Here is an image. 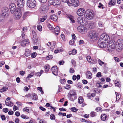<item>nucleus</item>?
<instances>
[{"label":"nucleus","mask_w":123,"mask_h":123,"mask_svg":"<svg viewBox=\"0 0 123 123\" xmlns=\"http://www.w3.org/2000/svg\"><path fill=\"white\" fill-rule=\"evenodd\" d=\"M110 39V37L108 35L105 34H102L98 43V46L101 48H105Z\"/></svg>","instance_id":"f257e3e1"},{"label":"nucleus","mask_w":123,"mask_h":123,"mask_svg":"<svg viewBox=\"0 0 123 123\" xmlns=\"http://www.w3.org/2000/svg\"><path fill=\"white\" fill-rule=\"evenodd\" d=\"M68 99L70 101H73L77 98V95L76 91L73 90L70 91L68 95Z\"/></svg>","instance_id":"f03ea898"},{"label":"nucleus","mask_w":123,"mask_h":123,"mask_svg":"<svg viewBox=\"0 0 123 123\" xmlns=\"http://www.w3.org/2000/svg\"><path fill=\"white\" fill-rule=\"evenodd\" d=\"M84 16L88 19H91L94 17V14L92 11L88 10L86 11Z\"/></svg>","instance_id":"7ed1b4c3"},{"label":"nucleus","mask_w":123,"mask_h":123,"mask_svg":"<svg viewBox=\"0 0 123 123\" xmlns=\"http://www.w3.org/2000/svg\"><path fill=\"white\" fill-rule=\"evenodd\" d=\"M110 42L109 41V42L107 44V48L109 51H112L115 49L116 46H115L116 42H114L113 43H110Z\"/></svg>","instance_id":"20e7f679"},{"label":"nucleus","mask_w":123,"mask_h":123,"mask_svg":"<svg viewBox=\"0 0 123 123\" xmlns=\"http://www.w3.org/2000/svg\"><path fill=\"white\" fill-rule=\"evenodd\" d=\"M40 12L43 14H45L48 12V9L47 6L44 4L41 5L39 9Z\"/></svg>","instance_id":"39448f33"},{"label":"nucleus","mask_w":123,"mask_h":123,"mask_svg":"<svg viewBox=\"0 0 123 123\" xmlns=\"http://www.w3.org/2000/svg\"><path fill=\"white\" fill-rule=\"evenodd\" d=\"M22 16L21 10L20 8L17 9L15 11L14 17V19L16 20L19 19Z\"/></svg>","instance_id":"423d86ee"},{"label":"nucleus","mask_w":123,"mask_h":123,"mask_svg":"<svg viewBox=\"0 0 123 123\" xmlns=\"http://www.w3.org/2000/svg\"><path fill=\"white\" fill-rule=\"evenodd\" d=\"M77 21L79 24L82 25H86L88 23L87 21L85 20V18L82 17H78L77 19Z\"/></svg>","instance_id":"0eeeda50"},{"label":"nucleus","mask_w":123,"mask_h":123,"mask_svg":"<svg viewBox=\"0 0 123 123\" xmlns=\"http://www.w3.org/2000/svg\"><path fill=\"white\" fill-rule=\"evenodd\" d=\"M36 2L35 0H28L27 2V6L30 8H33L36 6Z\"/></svg>","instance_id":"6e6552de"},{"label":"nucleus","mask_w":123,"mask_h":123,"mask_svg":"<svg viewBox=\"0 0 123 123\" xmlns=\"http://www.w3.org/2000/svg\"><path fill=\"white\" fill-rule=\"evenodd\" d=\"M116 47L118 48V49L121 50L123 48V40L122 39H120L117 41Z\"/></svg>","instance_id":"1a4fd4ad"},{"label":"nucleus","mask_w":123,"mask_h":123,"mask_svg":"<svg viewBox=\"0 0 123 123\" xmlns=\"http://www.w3.org/2000/svg\"><path fill=\"white\" fill-rule=\"evenodd\" d=\"M77 30L78 31L82 33H86L87 31L86 28L83 26H78L77 27Z\"/></svg>","instance_id":"9d476101"},{"label":"nucleus","mask_w":123,"mask_h":123,"mask_svg":"<svg viewBox=\"0 0 123 123\" xmlns=\"http://www.w3.org/2000/svg\"><path fill=\"white\" fill-rule=\"evenodd\" d=\"M88 36L91 39H95L98 37V35L95 31H90L88 34Z\"/></svg>","instance_id":"9b49d317"},{"label":"nucleus","mask_w":123,"mask_h":123,"mask_svg":"<svg viewBox=\"0 0 123 123\" xmlns=\"http://www.w3.org/2000/svg\"><path fill=\"white\" fill-rule=\"evenodd\" d=\"M71 3H68V5L70 6H77L79 5V1L78 0H72Z\"/></svg>","instance_id":"f8f14e48"},{"label":"nucleus","mask_w":123,"mask_h":123,"mask_svg":"<svg viewBox=\"0 0 123 123\" xmlns=\"http://www.w3.org/2000/svg\"><path fill=\"white\" fill-rule=\"evenodd\" d=\"M49 2L55 6H58L61 3L60 0H49Z\"/></svg>","instance_id":"ddd939ff"},{"label":"nucleus","mask_w":123,"mask_h":123,"mask_svg":"<svg viewBox=\"0 0 123 123\" xmlns=\"http://www.w3.org/2000/svg\"><path fill=\"white\" fill-rule=\"evenodd\" d=\"M9 11L8 8L6 7H5L3 8L2 10V13L1 14L4 16L6 17L8 16V14L7 13Z\"/></svg>","instance_id":"4468645a"},{"label":"nucleus","mask_w":123,"mask_h":123,"mask_svg":"<svg viewBox=\"0 0 123 123\" xmlns=\"http://www.w3.org/2000/svg\"><path fill=\"white\" fill-rule=\"evenodd\" d=\"M9 8L12 13H13L16 9V6L14 3H11L9 5Z\"/></svg>","instance_id":"2eb2a0df"},{"label":"nucleus","mask_w":123,"mask_h":123,"mask_svg":"<svg viewBox=\"0 0 123 123\" xmlns=\"http://www.w3.org/2000/svg\"><path fill=\"white\" fill-rule=\"evenodd\" d=\"M25 2V0H18L17 5L19 8H22L23 7Z\"/></svg>","instance_id":"dca6fc26"},{"label":"nucleus","mask_w":123,"mask_h":123,"mask_svg":"<svg viewBox=\"0 0 123 123\" xmlns=\"http://www.w3.org/2000/svg\"><path fill=\"white\" fill-rule=\"evenodd\" d=\"M84 9L83 8H80L79 9L77 12V14L79 16H82L84 14Z\"/></svg>","instance_id":"f3484780"},{"label":"nucleus","mask_w":123,"mask_h":123,"mask_svg":"<svg viewBox=\"0 0 123 123\" xmlns=\"http://www.w3.org/2000/svg\"><path fill=\"white\" fill-rule=\"evenodd\" d=\"M52 73L55 75L57 76L58 74L57 67L56 66H54L51 68Z\"/></svg>","instance_id":"a211bd4d"},{"label":"nucleus","mask_w":123,"mask_h":123,"mask_svg":"<svg viewBox=\"0 0 123 123\" xmlns=\"http://www.w3.org/2000/svg\"><path fill=\"white\" fill-rule=\"evenodd\" d=\"M29 43V41L28 39H26L22 41L21 43V46H25L27 44Z\"/></svg>","instance_id":"6ab92c4d"},{"label":"nucleus","mask_w":123,"mask_h":123,"mask_svg":"<svg viewBox=\"0 0 123 123\" xmlns=\"http://www.w3.org/2000/svg\"><path fill=\"white\" fill-rule=\"evenodd\" d=\"M86 75V77L88 79H91L92 77V74L91 72L89 71H87Z\"/></svg>","instance_id":"aec40b11"},{"label":"nucleus","mask_w":123,"mask_h":123,"mask_svg":"<svg viewBox=\"0 0 123 123\" xmlns=\"http://www.w3.org/2000/svg\"><path fill=\"white\" fill-rule=\"evenodd\" d=\"M50 19L54 21H56L58 19L57 16L55 14H53L50 16Z\"/></svg>","instance_id":"412c9836"},{"label":"nucleus","mask_w":123,"mask_h":123,"mask_svg":"<svg viewBox=\"0 0 123 123\" xmlns=\"http://www.w3.org/2000/svg\"><path fill=\"white\" fill-rule=\"evenodd\" d=\"M60 29L59 27L57 26L54 29V32L55 34L58 35L59 33Z\"/></svg>","instance_id":"4be33fe9"},{"label":"nucleus","mask_w":123,"mask_h":123,"mask_svg":"<svg viewBox=\"0 0 123 123\" xmlns=\"http://www.w3.org/2000/svg\"><path fill=\"white\" fill-rule=\"evenodd\" d=\"M107 117V116L105 114H102L101 116V119L103 121H105L106 120Z\"/></svg>","instance_id":"5701e85b"},{"label":"nucleus","mask_w":123,"mask_h":123,"mask_svg":"<svg viewBox=\"0 0 123 123\" xmlns=\"http://www.w3.org/2000/svg\"><path fill=\"white\" fill-rule=\"evenodd\" d=\"M32 100H38V97L35 93H33L32 94Z\"/></svg>","instance_id":"b1692460"},{"label":"nucleus","mask_w":123,"mask_h":123,"mask_svg":"<svg viewBox=\"0 0 123 123\" xmlns=\"http://www.w3.org/2000/svg\"><path fill=\"white\" fill-rule=\"evenodd\" d=\"M31 54V51L30 50L26 49L25 50V55L26 57L29 56Z\"/></svg>","instance_id":"393cba45"},{"label":"nucleus","mask_w":123,"mask_h":123,"mask_svg":"<svg viewBox=\"0 0 123 123\" xmlns=\"http://www.w3.org/2000/svg\"><path fill=\"white\" fill-rule=\"evenodd\" d=\"M115 86L120 87L121 86L120 82L118 80H116L115 81Z\"/></svg>","instance_id":"a878e982"},{"label":"nucleus","mask_w":123,"mask_h":123,"mask_svg":"<svg viewBox=\"0 0 123 123\" xmlns=\"http://www.w3.org/2000/svg\"><path fill=\"white\" fill-rule=\"evenodd\" d=\"M87 25V26L90 29H92L93 28V24L91 22H88V24Z\"/></svg>","instance_id":"bb28decb"},{"label":"nucleus","mask_w":123,"mask_h":123,"mask_svg":"<svg viewBox=\"0 0 123 123\" xmlns=\"http://www.w3.org/2000/svg\"><path fill=\"white\" fill-rule=\"evenodd\" d=\"M68 18L70 19L72 23L75 22V21L74 20V17L71 15H68L67 16Z\"/></svg>","instance_id":"cd10ccee"},{"label":"nucleus","mask_w":123,"mask_h":123,"mask_svg":"<svg viewBox=\"0 0 123 123\" xmlns=\"http://www.w3.org/2000/svg\"><path fill=\"white\" fill-rule=\"evenodd\" d=\"M5 103L6 105L8 106H13V104L11 102H6V101H5Z\"/></svg>","instance_id":"c85d7f7f"},{"label":"nucleus","mask_w":123,"mask_h":123,"mask_svg":"<svg viewBox=\"0 0 123 123\" xmlns=\"http://www.w3.org/2000/svg\"><path fill=\"white\" fill-rule=\"evenodd\" d=\"M8 88L6 86H3L1 89H0V92H3L6 91L8 89Z\"/></svg>","instance_id":"c756f323"},{"label":"nucleus","mask_w":123,"mask_h":123,"mask_svg":"<svg viewBox=\"0 0 123 123\" xmlns=\"http://www.w3.org/2000/svg\"><path fill=\"white\" fill-rule=\"evenodd\" d=\"M44 68L45 69V71L46 73H47L49 71V70L50 68V67L48 65H47L44 66Z\"/></svg>","instance_id":"7c9ffc66"},{"label":"nucleus","mask_w":123,"mask_h":123,"mask_svg":"<svg viewBox=\"0 0 123 123\" xmlns=\"http://www.w3.org/2000/svg\"><path fill=\"white\" fill-rule=\"evenodd\" d=\"M115 93L116 96V100L117 101L120 98L121 96L120 94V93H117L116 92H115Z\"/></svg>","instance_id":"2f4dec72"},{"label":"nucleus","mask_w":123,"mask_h":123,"mask_svg":"<svg viewBox=\"0 0 123 123\" xmlns=\"http://www.w3.org/2000/svg\"><path fill=\"white\" fill-rule=\"evenodd\" d=\"M84 101L83 98L82 97H79L78 99V102L80 104L82 103Z\"/></svg>","instance_id":"473e14b6"},{"label":"nucleus","mask_w":123,"mask_h":123,"mask_svg":"<svg viewBox=\"0 0 123 123\" xmlns=\"http://www.w3.org/2000/svg\"><path fill=\"white\" fill-rule=\"evenodd\" d=\"M5 17L4 16V15H3L1 14H0V22L3 21Z\"/></svg>","instance_id":"72a5a7b5"},{"label":"nucleus","mask_w":123,"mask_h":123,"mask_svg":"<svg viewBox=\"0 0 123 123\" xmlns=\"http://www.w3.org/2000/svg\"><path fill=\"white\" fill-rule=\"evenodd\" d=\"M90 63L93 64L97 63V60L95 59H92L91 62H90Z\"/></svg>","instance_id":"f704fd0d"},{"label":"nucleus","mask_w":123,"mask_h":123,"mask_svg":"<svg viewBox=\"0 0 123 123\" xmlns=\"http://www.w3.org/2000/svg\"><path fill=\"white\" fill-rule=\"evenodd\" d=\"M33 40L35 43H36L37 41V37L35 36H34L33 38Z\"/></svg>","instance_id":"c9c22d12"},{"label":"nucleus","mask_w":123,"mask_h":123,"mask_svg":"<svg viewBox=\"0 0 123 123\" xmlns=\"http://www.w3.org/2000/svg\"><path fill=\"white\" fill-rule=\"evenodd\" d=\"M96 115V113L93 111H92L91 112L90 114V116L92 117H95Z\"/></svg>","instance_id":"e433bc0d"},{"label":"nucleus","mask_w":123,"mask_h":123,"mask_svg":"<svg viewBox=\"0 0 123 123\" xmlns=\"http://www.w3.org/2000/svg\"><path fill=\"white\" fill-rule=\"evenodd\" d=\"M70 85L67 84L66 85V86L64 87V89H67L68 90H69L70 89Z\"/></svg>","instance_id":"4c0bfd02"},{"label":"nucleus","mask_w":123,"mask_h":123,"mask_svg":"<svg viewBox=\"0 0 123 123\" xmlns=\"http://www.w3.org/2000/svg\"><path fill=\"white\" fill-rule=\"evenodd\" d=\"M71 52V53H69V55H70L71 54H72V55H75L77 53V51L75 49H73L72 52Z\"/></svg>","instance_id":"58836bf2"},{"label":"nucleus","mask_w":123,"mask_h":123,"mask_svg":"<svg viewBox=\"0 0 123 123\" xmlns=\"http://www.w3.org/2000/svg\"><path fill=\"white\" fill-rule=\"evenodd\" d=\"M28 12H25L23 15V18L24 19L28 15Z\"/></svg>","instance_id":"ea45409f"},{"label":"nucleus","mask_w":123,"mask_h":123,"mask_svg":"<svg viewBox=\"0 0 123 123\" xmlns=\"http://www.w3.org/2000/svg\"><path fill=\"white\" fill-rule=\"evenodd\" d=\"M86 59L87 61L89 63H90L92 60L91 56H87L86 57Z\"/></svg>","instance_id":"a19ab883"},{"label":"nucleus","mask_w":123,"mask_h":123,"mask_svg":"<svg viewBox=\"0 0 123 123\" xmlns=\"http://www.w3.org/2000/svg\"><path fill=\"white\" fill-rule=\"evenodd\" d=\"M37 89L40 91L41 94H43V92L42 90V88L41 87H39L37 88Z\"/></svg>","instance_id":"79ce46f5"},{"label":"nucleus","mask_w":123,"mask_h":123,"mask_svg":"<svg viewBox=\"0 0 123 123\" xmlns=\"http://www.w3.org/2000/svg\"><path fill=\"white\" fill-rule=\"evenodd\" d=\"M95 110L97 112H100L102 111V109L100 107L96 108Z\"/></svg>","instance_id":"37998d69"},{"label":"nucleus","mask_w":123,"mask_h":123,"mask_svg":"<svg viewBox=\"0 0 123 123\" xmlns=\"http://www.w3.org/2000/svg\"><path fill=\"white\" fill-rule=\"evenodd\" d=\"M47 27L49 28L50 30H52L53 29V27L51 26L49 23H48L47 25Z\"/></svg>","instance_id":"c03bdc74"},{"label":"nucleus","mask_w":123,"mask_h":123,"mask_svg":"<svg viewBox=\"0 0 123 123\" xmlns=\"http://www.w3.org/2000/svg\"><path fill=\"white\" fill-rule=\"evenodd\" d=\"M37 29L40 31H41L42 30V26L40 25H37Z\"/></svg>","instance_id":"a18cd8bd"},{"label":"nucleus","mask_w":123,"mask_h":123,"mask_svg":"<svg viewBox=\"0 0 123 123\" xmlns=\"http://www.w3.org/2000/svg\"><path fill=\"white\" fill-rule=\"evenodd\" d=\"M78 110V109L75 108L74 107H73L71 108V110L73 111L74 112H76Z\"/></svg>","instance_id":"49530a36"},{"label":"nucleus","mask_w":123,"mask_h":123,"mask_svg":"<svg viewBox=\"0 0 123 123\" xmlns=\"http://www.w3.org/2000/svg\"><path fill=\"white\" fill-rule=\"evenodd\" d=\"M98 63L100 65V66H102L103 64H105V63L101 61L100 59H98Z\"/></svg>","instance_id":"de8ad7c7"},{"label":"nucleus","mask_w":123,"mask_h":123,"mask_svg":"<svg viewBox=\"0 0 123 123\" xmlns=\"http://www.w3.org/2000/svg\"><path fill=\"white\" fill-rule=\"evenodd\" d=\"M27 27H23L22 28V33H24V32L26 31L27 30Z\"/></svg>","instance_id":"09e8293b"},{"label":"nucleus","mask_w":123,"mask_h":123,"mask_svg":"<svg viewBox=\"0 0 123 123\" xmlns=\"http://www.w3.org/2000/svg\"><path fill=\"white\" fill-rule=\"evenodd\" d=\"M50 119L53 120H54L55 119V116L54 114H51L50 115Z\"/></svg>","instance_id":"8fccbe9b"},{"label":"nucleus","mask_w":123,"mask_h":123,"mask_svg":"<svg viewBox=\"0 0 123 123\" xmlns=\"http://www.w3.org/2000/svg\"><path fill=\"white\" fill-rule=\"evenodd\" d=\"M21 117L24 119H28L29 118L28 117L26 116V115H22L21 116Z\"/></svg>","instance_id":"3c124183"},{"label":"nucleus","mask_w":123,"mask_h":123,"mask_svg":"<svg viewBox=\"0 0 123 123\" xmlns=\"http://www.w3.org/2000/svg\"><path fill=\"white\" fill-rule=\"evenodd\" d=\"M75 41L71 40L69 42V44L71 45H73L74 44Z\"/></svg>","instance_id":"603ef678"},{"label":"nucleus","mask_w":123,"mask_h":123,"mask_svg":"<svg viewBox=\"0 0 123 123\" xmlns=\"http://www.w3.org/2000/svg\"><path fill=\"white\" fill-rule=\"evenodd\" d=\"M37 54L35 52L32 53L31 54V56L32 57L34 58L36 56Z\"/></svg>","instance_id":"864d4df0"},{"label":"nucleus","mask_w":123,"mask_h":123,"mask_svg":"<svg viewBox=\"0 0 123 123\" xmlns=\"http://www.w3.org/2000/svg\"><path fill=\"white\" fill-rule=\"evenodd\" d=\"M72 40L75 41L76 39V36L74 34H73L72 35Z\"/></svg>","instance_id":"5fc2aeb1"},{"label":"nucleus","mask_w":123,"mask_h":123,"mask_svg":"<svg viewBox=\"0 0 123 123\" xmlns=\"http://www.w3.org/2000/svg\"><path fill=\"white\" fill-rule=\"evenodd\" d=\"M69 72L71 73H73L74 72V69L72 68H70L69 70Z\"/></svg>","instance_id":"6e6d98bb"},{"label":"nucleus","mask_w":123,"mask_h":123,"mask_svg":"<svg viewBox=\"0 0 123 123\" xmlns=\"http://www.w3.org/2000/svg\"><path fill=\"white\" fill-rule=\"evenodd\" d=\"M101 73L99 72L96 75V76L97 77H100L102 76L101 75Z\"/></svg>","instance_id":"4d7b16f0"},{"label":"nucleus","mask_w":123,"mask_h":123,"mask_svg":"<svg viewBox=\"0 0 123 123\" xmlns=\"http://www.w3.org/2000/svg\"><path fill=\"white\" fill-rule=\"evenodd\" d=\"M8 111V109L7 108H4L3 109V112L5 113H6Z\"/></svg>","instance_id":"13d9d810"},{"label":"nucleus","mask_w":123,"mask_h":123,"mask_svg":"<svg viewBox=\"0 0 123 123\" xmlns=\"http://www.w3.org/2000/svg\"><path fill=\"white\" fill-rule=\"evenodd\" d=\"M98 24L99 26L100 27H102L104 25L103 24L102 22L100 21L99 22Z\"/></svg>","instance_id":"bf43d9fd"},{"label":"nucleus","mask_w":123,"mask_h":123,"mask_svg":"<svg viewBox=\"0 0 123 123\" xmlns=\"http://www.w3.org/2000/svg\"><path fill=\"white\" fill-rule=\"evenodd\" d=\"M24 111H26L27 112H29V110L28 109V107H25L23 109Z\"/></svg>","instance_id":"052dcab7"},{"label":"nucleus","mask_w":123,"mask_h":123,"mask_svg":"<svg viewBox=\"0 0 123 123\" xmlns=\"http://www.w3.org/2000/svg\"><path fill=\"white\" fill-rule=\"evenodd\" d=\"M99 5L98 6L99 8H100L102 7V9H103L104 8L103 7L104 5L101 3H99Z\"/></svg>","instance_id":"680f3d73"},{"label":"nucleus","mask_w":123,"mask_h":123,"mask_svg":"<svg viewBox=\"0 0 123 123\" xmlns=\"http://www.w3.org/2000/svg\"><path fill=\"white\" fill-rule=\"evenodd\" d=\"M20 74L21 75H24L25 74V72L23 71H20Z\"/></svg>","instance_id":"e2e57ef3"},{"label":"nucleus","mask_w":123,"mask_h":123,"mask_svg":"<svg viewBox=\"0 0 123 123\" xmlns=\"http://www.w3.org/2000/svg\"><path fill=\"white\" fill-rule=\"evenodd\" d=\"M1 117L2 120H4L6 119L5 116L4 115H2L1 116Z\"/></svg>","instance_id":"0e129e2a"},{"label":"nucleus","mask_w":123,"mask_h":123,"mask_svg":"<svg viewBox=\"0 0 123 123\" xmlns=\"http://www.w3.org/2000/svg\"><path fill=\"white\" fill-rule=\"evenodd\" d=\"M72 63L74 66H76V63L75 61L74 60H72Z\"/></svg>","instance_id":"69168bd1"},{"label":"nucleus","mask_w":123,"mask_h":123,"mask_svg":"<svg viewBox=\"0 0 123 123\" xmlns=\"http://www.w3.org/2000/svg\"><path fill=\"white\" fill-rule=\"evenodd\" d=\"M41 74V72H37L35 73V75L37 76H40Z\"/></svg>","instance_id":"338daca9"},{"label":"nucleus","mask_w":123,"mask_h":123,"mask_svg":"<svg viewBox=\"0 0 123 123\" xmlns=\"http://www.w3.org/2000/svg\"><path fill=\"white\" fill-rule=\"evenodd\" d=\"M53 58V56L51 55H49L47 57V59L49 60L52 59Z\"/></svg>","instance_id":"774afa93"}]
</instances>
